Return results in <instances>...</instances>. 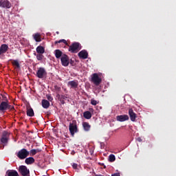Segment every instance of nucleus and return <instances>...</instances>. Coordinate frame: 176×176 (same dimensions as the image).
Returning a JSON list of instances; mask_svg holds the SVG:
<instances>
[{"instance_id":"1","label":"nucleus","mask_w":176,"mask_h":176,"mask_svg":"<svg viewBox=\"0 0 176 176\" xmlns=\"http://www.w3.org/2000/svg\"><path fill=\"white\" fill-rule=\"evenodd\" d=\"M10 135L7 131L3 132V133L1 135V138L0 139V142L1 143V145H0V148L1 149H3V148H5V146H7V145L9 142Z\"/></svg>"},{"instance_id":"2","label":"nucleus","mask_w":176,"mask_h":176,"mask_svg":"<svg viewBox=\"0 0 176 176\" xmlns=\"http://www.w3.org/2000/svg\"><path fill=\"white\" fill-rule=\"evenodd\" d=\"M14 111V106L9 104V101H3L0 103V112L5 113L6 111Z\"/></svg>"},{"instance_id":"3","label":"nucleus","mask_w":176,"mask_h":176,"mask_svg":"<svg viewBox=\"0 0 176 176\" xmlns=\"http://www.w3.org/2000/svg\"><path fill=\"white\" fill-rule=\"evenodd\" d=\"M69 130L72 137L75 135V133L79 132V129H78V125L76 124V120H73L72 122L69 123Z\"/></svg>"},{"instance_id":"4","label":"nucleus","mask_w":176,"mask_h":176,"mask_svg":"<svg viewBox=\"0 0 176 176\" xmlns=\"http://www.w3.org/2000/svg\"><path fill=\"white\" fill-rule=\"evenodd\" d=\"M82 49V46L79 43H74L69 47V52L71 53H78Z\"/></svg>"},{"instance_id":"5","label":"nucleus","mask_w":176,"mask_h":176,"mask_svg":"<svg viewBox=\"0 0 176 176\" xmlns=\"http://www.w3.org/2000/svg\"><path fill=\"white\" fill-rule=\"evenodd\" d=\"M17 157L21 160L26 159L28 156H30V151L25 148L21 149L16 154Z\"/></svg>"},{"instance_id":"6","label":"nucleus","mask_w":176,"mask_h":176,"mask_svg":"<svg viewBox=\"0 0 176 176\" xmlns=\"http://www.w3.org/2000/svg\"><path fill=\"white\" fill-rule=\"evenodd\" d=\"M91 80L95 86H100V84L102 82V79L98 76V74L97 73L92 74Z\"/></svg>"},{"instance_id":"7","label":"nucleus","mask_w":176,"mask_h":176,"mask_svg":"<svg viewBox=\"0 0 176 176\" xmlns=\"http://www.w3.org/2000/svg\"><path fill=\"white\" fill-rule=\"evenodd\" d=\"M47 75V72L44 67H39L36 74V76L39 79H43V78H46Z\"/></svg>"},{"instance_id":"8","label":"nucleus","mask_w":176,"mask_h":176,"mask_svg":"<svg viewBox=\"0 0 176 176\" xmlns=\"http://www.w3.org/2000/svg\"><path fill=\"white\" fill-rule=\"evenodd\" d=\"M19 173H20L22 176H30V169L24 165L19 166Z\"/></svg>"},{"instance_id":"9","label":"nucleus","mask_w":176,"mask_h":176,"mask_svg":"<svg viewBox=\"0 0 176 176\" xmlns=\"http://www.w3.org/2000/svg\"><path fill=\"white\" fill-rule=\"evenodd\" d=\"M60 61L63 67H68L69 65V56L64 54L60 58Z\"/></svg>"},{"instance_id":"10","label":"nucleus","mask_w":176,"mask_h":176,"mask_svg":"<svg viewBox=\"0 0 176 176\" xmlns=\"http://www.w3.org/2000/svg\"><path fill=\"white\" fill-rule=\"evenodd\" d=\"M0 7L4 9H10L12 8V3L8 0H0Z\"/></svg>"},{"instance_id":"11","label":"nucleus","mask_w":176,"mask_h":176,"mask_svg":"<svg viewBox=\"0 0 176 176\" xmlns=\"http://www.w3.org/2000/svg\"><path fill=\"white\" fill-rule=\"evenodd\" d=\"M78 56L80 58H82V60H86V58L89 57V53H87V51H86L85 50H83L78 54Z\"/></svg>"},{"instance_id":"12","label":"nucleus","mask_w":176,"mask_h":176,"mask_svg":"<svg viewBox=\"0 0 176 176\" xmlns=\"http://www.w3.org/2000/svg\"><path fill=\"white\" fill-rule=\"evenodd\" d=\"M129 115L131 122H135V119H137V114L134 112L133 109H129Z\"/></svg>"},{"instance_id":"13","label":"nucleus","mask_w":176,"mask_h":176,"mask_svg":"<svg viewBox=\"0 0 176 176\" xmlns=\"http://www.w3.org/2000/svg\"><path fill=\"white\" fill-rule=\"evenodd\" d=\"M8 50H9V46H8L7 44H2L0 46V56H1V54H5Z\"/></svg>"},{"instance_id":"14","label":"nucleus","mask_w":176,"mask_h":176,"mask_svg":"<svg viewBox=\"0 0 176 176\" xmlns=\"http://www.w3.org/2000/svg\"><path fill=\"white\" fill-rule=\"evenodd\" d=\"M129 118L127 115H120L116 116V120L118 122H126V120H129Z\"/></svg>"},{"instance_id":"15","label":"nucleus","mask_w":176,"mask_h":176,"mask_svg":"<svg viewBox=\"0 0 176 176\" xmlns=\"http://www.w3.org/2000/svg\"><path fill=\"white\" fill-rule=\"evenodd\" d=\"M56 97L58 101H60V104H62L63 105L65 104V100H67V96L65 95H60L59 94H58L56 95Z\"/></svg>"},{"instance_id":"16","label":"nucleus","mask_w":176,"mask_h":176,"mask_svg":"<svg viewBox=\"0 0 176 176\" xmlns=\"http://www.w3.org/2000/svg\"><path fill=\"white\" fill-rule=\"evenodd\" d=\"M6 176H19V173L15 170H8L6 173Z\"/></svg>"},{"instance_id":"17","label":"nucleus","mask_w":176,"mask_h":176,"mask_svg":"<svg viewBox=\"0 0 176 176\" xmlns=\"http://www.w3.org/2000/svg\"><path fill=\"white\" fill-rule=\"evenodd\" d=\"M78 81L72 80L68 82V86H71L72 89H76L78 86Z\"/></svg>"},{"instance_id":"18","label":"nucleus","mask_w":176,"mask_h":176,"mask_svg":"<svg viewBox=\"0 0 176 176\" xmlns=\"http://www.w3.org/2000/svg\"><path fill=\"white\" fill-rule=\"evenodd\" d=\"M41 104H42L43 108H44L45 109H47V108L50 107V102L47 100L43 99L41 101Z\"/></svg>"},{"instance_id":"19","label":"nucleus","mask_w":176,"mask_h":176,"mask_svg":"<svg viewBox=\"0 0 176 176\" xmlns=\"http://www.w3.org/2000/svg\"><path fill=\"white\" fill-rule=\"evenodd\" d=\"M82 127L85 131H90V129H91L90 124L86 122H82Z\"/></svg>"},{"instance_id":"20","label":"nucleus","mask_w":176,"mask_h":176,"mask_svg":"<svg viewBox=\"0 0 176 176\" xmlns=\"http://www.w3.org/2000/svg\"><path fill=\"white\" fill-rule=\"evenodd\" d=\"M54 54L56 58H61L63 56H64V54H63V52H61L60 50H56L54 51Z\"/></svg>"},{"instance_id":"21","label":"nucleus","mask_w":176,"mask_h":176,"mask_svg":"<svg viewBox=\"0 0 176 176\" xmlns=\"http://www.w3.org/2000/svg\"><path fill=\"white\" fill-rule=\"evenodd\" d=\"M36 53H38V54H43V53H45V48L43 47V46L38 45L36 48Z\"/></svg>"},{"instance_id":"22","label":"nucleus","mask_w":176,"mask_h":176,"mask_svg":"<svg viewBox=\"0 0 176 176\" xmlns=\"http://www.w3.org/2000/svg\"><path fill=\"white\" fill-rule=\"evenodd\" d=\"M41 152H42V149H41V148L32 149L30 151V156H35L36 153H39Z\"/></svg>"},{"instance_id":"23","label":"nucleus","mask_w":176,"mask_h":176,"mask_svg":"<svg viewBox=\"0 0 176 176\" xmlns=\"http://www.w3.org/2000/svg\"><path fill=\"white\" fill-rule=\"evenodd\" d=\"M25 163L26 164H32L33 163H35V159L32 157H30L25 159Z\"/></svg>"},{"instance_id":"24","label":"nucleus","mask_w":176,"mask_h":176,"mask_svg":"<svg viewBox=\"0 0 176 176\" xmlns=\"http://www.w3.org/2000/svg\"><path fill=\"white\" fill-rule=\"evenodd\" d=\"M27 116H30V118H32V116H34V109H32V108L30 109H27Z\"/></svg>"},{"instance_id":"25","label":"nucleus","mask_w":176,"mask_h":176,"mask_svg":"<svg viewBox=\"0 0 176 176\" xmlns=\"http://www.w3.org/2000/svg\"><path fill=\"white\" fill-rule=\"evenodd\" d=\"M83 116L85 119H91V113L89 111H85Z\"/></svg>"},{"instance_id":"26","label":"nucleus","mask_w":176,"mask_h":176,"mask_svg":"<svg viewBox=\"0 0 176 176\" xmlns=\"http://www.w3.org/2000/svg\"><path fill=\"white\" fill-rule=\"evenodd\" d=\"M34 39L36 41V42H41L42 40L41 39V34L38 33L34 34L33 35Z\"/></svg>"},{"instance_id":"27","label":"nucleus","mask_w":176,"mask_h":176,"mask_svg":"<svg viewBox=\"0 0 176 176\" xmlns=\"http://www.w3.org/2000/svg\"><path fill=\"white\" fill-rule=\"evenodd\" d=\"M34 56H36V59L38 60V61H42V60H43V54H34Z\"/></svg>"},{"instance_id":"28","label":"nucleus","mask_w":176,"mask_h":176,"mask_svg":"<svg viewBox=\"0 0 176 176\" xmlns=\"http://www.w3.org/2000/svg\"><path fill=\"white\" fill-rule=\"evenodd\" d=\"M57 43H64L65 45H68V43H67L65 39H61V40L55 41V45H57Z\"/></svg>"},{"instance_id":"29","label":"nucleus","mask_w":176,"mask_h":176,"mask_svg":"<svg viewBox=\"0 0 176 176\" xmlns=\"http://www.w3.org/2000/svg\"><path fill=\"white\" fill-rule=\"evenodd\" d=\"M109 162H115V160H116V157H115V155L111 154L109 155Z\"/></svg>"},{"instance_id":"30","label":"nucleus","mask_w":176,"mask_h":176,"mask_svg":"<svg viewBox=\"0 0 176 176\" xmlns=\"http://www.w3.org/2000/svg\"><path fill=\"white\" fill-rule=\"evenodd\" d=\"M12 65H15V67H16V68H20V63H19V61H18V60H14V61L12 62Z\"/></svg>"},{"instance_id":"31","label":"nucleus","mask_w":176,"mask_h":176,"mask_svg":"<svg viewBox=\"0 0 176 176\" xmlns=\"http://www.w3.org/2000/svg\"><path fill=\"white\" fill-rule=\"evenodd\" d=\"M46 97H47L48 101H53V97L52 96V95L47 94V95H46Z\"/></svg>"},{"instance_id":"32","label":"nucleus","mask_w":176,"mask_h":176,"mask_svg":"<svg viewBox=\"0 0 176 176\" xmlns=\"http://www.w3.org/2000/svg\"><path fill=\"white\" fill-rule=\"evenodd\" d=\"M54 89L56 90V91H61V87H58V85H54Z\"/></svg>"},{"instance_id":"33","label":"nucleus","mask_w":176,"mask_h":176,"mask_svg":"<svg viewBox=\"0 0 176 176\" xmlns=\"http://www.w3.org/2000/svg\"><path fill=\"white\" fill-rule=\"evenodd\" d=\"M91 105H97V104H98V102H97V100H91Z\"/></svg>"},{"instance_id":"34","label":"nucleus","mask_w":176,"mask_h":176,"mask_svg":"<svg viewBox=\"0 0 176 176\" xmlns=\"http://www.w3.org/2000/svg\"><path fill=\"white\" fill-rule=\"evenodd\" d=\"M72 167L74 170H76L78 168V164H73Z\"/></svg>"},{"instance_id":"35","label":"nucleus","mask_w":176,"mask_h":176,"mask_svg":"<svg viewBox=\"0 0 176 176\" xmlns=\"http://www.w3.org/2000/svg\"><path fill=\"white\" fill-rule=\"evenodd\" d=\"M111 176H120V173H114Z\"/></svg>"},{"instance_id":"36","label":"nucleus","mask_w":176,"mask_h":176,"mask_svg":"<svg viewBox=\"0 0 176 176\" xmlns=\"http://www.w3.org/2000/svg\"><path fill=\"white\" fill-rule=\"evenodd\" d=\"M137 140L139 142H141V141H142V139H141V138H138Z\"/></svg>"},{"instance_id":"37","label":"nucleus","mask_w":176,"mask_h":176,"mask_svg":"<svg viewBox=\"0 0 176 176\" xmlns=\"http://www.w3.org/2000/svg\"><path fill=\"white\" fill-rule=\"evenodd\" d=\"M90 112H94V109L93 108L89 109Z\"/></svg>"},{"instance_id":"38","label":"nucleus","mask_w":176,"mask_h":176,"mask_svg":"<svg viewBox=\"0 0 176 176\" xmlns=\"http://www.w3.org/2000/svg\"><path fill=\"white\" fill-rule=\"evenodd\" d=\"M102 166H103V168H107V166H105V164H102Z\"/></svg>"}]
</instances>
